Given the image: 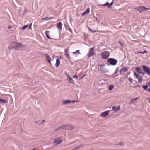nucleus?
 I'll use <instances>...</instances> for the list:
<instances>
[{
    "instance_id": "obj_1",
    "label": "nucleus",
    "mask_w": 150,
    "mask_h": 150,
    "mask_svg": "<svg viewBox=\"0 0 150 150\" xmlns=\"http://www.w3.org/2000/svg\"><path fill=\"white\" fill-rule=\"evenodd\" d=\"M74 128V127L73 125H67L62 126L58 127L56 129V131H61L63 129L67 130H70Z\"/></svg>"
},
{
    "instance_id": "obj_2",
    "label": "nucleus",
    "mask_w": 150,
    "mask_h": 150,
    "mask_svg": "<svg viewBox=\"0 0 150 150\" xmlns=\"http://www.w3.org/2000/svg\"><path fill=\"white\" fill-rule=\"evenodd\" d=\"M107 62L111 65H114L116 64L117 62L116 59L110 58L108 59Z\"/></svg>"
},
{
    "instance_id": "obj_3",
    "label": "nucleus",
    "mask_w": 150,
    "mask_h": 150,
    "mask_svg": "<svg viewBox=\"0 0 150 150\" xmlns=\"http://www.w3.org/2000/svg\"><path fill=\"white\" fill-rule=\"evenodd\" d=\"M110 53L108 51H105L101 53V56L103 59H106L109 57Z\"/></svg>"
},
{
    "instance_id": "obj_4",
    "label": "nucleus",
    "mask_w": 150,
    "mask_h": 150,
    "mask_svg": "<svg viewBox=\"0 0 150 150\" xmlns=\"http://www.w3.org/2000/svg\"><path fill=\"white\" fill-rule=\"evenodd\" d=\"M134 9L137 10L140 13L143 12L145 10H150L149 8H146L144 6H140Z\"/></svg>"
},
{
    "instance_id": "obj_5",
    "label": "nucleus",
    "mask_w": 150,
    "mask_h": 150,
    "mask_svg": "<svg viewBox=\"0 0 150 150\" xmlns=\"http://www.w3.org/2000/svg\"><path fill=\"white\" fill-rule=\"evenodd\" d=\"M94 49V47H93L89 49V53L87 55L88 57H91L93 55H95V53L93 51Z\"/></svg>"
},
{
    "instance_id": "obj_6",
    "label": "nucleus",
    "mask_w": 150,
    "mask_h": 150,
    "mask_svg": "<svg viewBox=\"0 0 150 150\" xmlns=\"http://www.w3.org/2000/svg\"><path fill=\"white\" fill-rule=\"evenodd\" d=\"M142 67L146 72L148 75H150V69L147 66L144 65L142 66Z\"/></svg>"
},
{
    "instance_id": "obj_7",
    "label": "nucleus",
    "mask_w": 150,
    "mask_h": 150,
    "mask_svg": "<svg viewBox=\"0 0 150 150\" xmlns=\"http://www.w3.org/2000/svg\"><path fill=\"white\" fill-rule=\"evenodd\" d=\"M135 70L139 74H144V73L142 72L143 71L142 69L139 67H136L135 68Z\"/></svg>"
},
{
    "instance_id": "obj_8",
    "label": "nucleus",
    "mask_w": 150,
    "mask_h": 150,
    "mask_svg": "<svg viewBox=\"0 0 150 150\" xmlns=\"http://www.w3.org/2000/svg\"><path fill=\"white\" fill-rule=\"evenodd\" d=\"M65 53L64 55L69 60L70 59V57L69 56V55L68 54V52L69 50L68 49H65Z\"/></svg>"
},
{
    "instance_id": "obj_9",
    "label": "nucleus",
    "mask_w": 150,
    "mask_h": 150,
    "mask_svg": "<svg viewBox=\"0 0 150 150\" xmlns=\"http://www.w3.org/2000/svg\"><path fill=\"white\" fill-rule=\"evenodd\" d=\"M109 110L107 111L103 112L101 113L100 116L102 117H105L109 115Z\"/></svg>"
},
{
    "instance_id": "obj_10",
    "label": "nucleus",
    "mask_w": 150,
    "mask_h": 150,
    "mask_svg": "<svg viewBox=\"0 0 150 150\" xmlns=\"http://www.w3.org/2000/svg\"><path fill=\"white\" fill-rule=\"evenodd\" d=\"M67 80L68 81L69 83L74 84V80L72 79V78L69 75H67Z\"/></svg>"
},
{
    "instance_id": "obj_11",
    "label": "nucleus",
    "mask_w": 150,
    "mask_h": 150,
    "mask_svg": "<svg viewBox=\"0 0 150 150\" xmlns=\"http://www.w3.org/2000/svg\"><path fill=\"white\" fill-rule=\"evenodd\" d=\"M120 108V106L116 107V106H114L112 107V109L115 111H117L119 110Z\"/></svg>"
},
{
    "instance_id": "obj_12",
    "label": "nucleus",
    "mask_w": 150,
    "mask_h": 150,
    "mask_svg": "<svg viewBox=\"0 0 150 150\" xmlns=\"http://www.w3.org/2000/svg\"><path fill=\"white\" fill-rule=\"evenodd\" d=\"M62 24L61 22H59L57 25V27L58 29L61 30L62 29Z\"/></svg>"
},
{
    "instance_id": "obj_13",
    "label": "nucleus",
    "mask_w": 150,
    "mask_h": 150,
    "mask_svg": "<svg viewBox=\"0 0 150 150\" xmlns=\"http://www.w3.org/2000/svg\"><path fill=\"white\" fill-rule=\"evenodd\" d=\"M45 56L47 60V61L50 63H51L50 61L51 60V59L50 57L49 56V55L47 54H45Z\"/></svg>"
},
{
    "instance_id": "obj_14",
    "label": "nucleus",
    "mask_w": 150,
    "mask_h": 150,
    "mask_svg": "<svg viewBox=\"0 0 150 150\" xmlns=\"http://www.w3.org/2000/svg\"><path fill=\"white\" fill-rule=\"evenodd\" d=\"M90 10L89 8H88L87 10L85 12L83 13H82V16H84L86 14H88L89 13Z\"/></svg>"
},
{
    "instance_id": "obj_15",
    "label": "nucleus",
    "mask_w": 150,
    "mask_h": 150,
    "mask_svg": "<svg viewBox=\"0 0 150 150\" xmlns=\"http://www.w3.org/2000/svg\"><path fill=\"white\" fill-rule=\"evenodd\" d=\"M100 68L102 71H103L104 72L105 71L106 69H105V68L104 67V65H100Z\"/></svg>"
},
{
    "instance_id": "obj_16",
    "label": "nucleus",
    "mask_w": 150,
    "mask_h": 150,
    "mask_svg": "<svg viewBox=\"0 0 150 150\" xmlns=\"http://www.w3.org/2000/svg\"><path fill=\"white\" fill-rule=\"evenodd\" d=\"M45 122V120H42L41 121H36L35 122L38 125H40L43 123Z\"/></svg>"
},
{
    "instance_id": "obj_17",
    "label": "nucleus",
    "mask_w": 150,
    "mask_h": 150,
    "mask_svg": "<svg viewBox=\"0 0 150 150\" xmlns=\"http://www.w3.org/2000/svg\"><path fill=\"white\" fill-rule=\"evenodd\" d=\"M60 64V61L59 59H57L56 60L55 65L56 67H58Z\"/></svg>"
},
{
    "instance_id": "obj_18",
    "label": "nucleus",
    "mask_w": 150,
    "mask_h": 150,
    "mask_svg": "<svg viewBox=\"0 0 150 150\" xmlns=\"http://www.w3.org/2000/svg\"><path fill=\"white\" fill-rule=\"evenodd\" d=\"M50 33L49 31H46L45 32V33L47 37L49 39H51V38H50L49 36V34Z\"/></svg>"
},
{
    "instance_id": "obj_19",
    "label": "nucleus",
    "mask_w": 150,
    "mask_h": 150,
    "mask_svg": "<svg viewBox=\"0 0 150 150\" xmlns=\"http://www.w3.org/2000/svg\"><path fill=\"white\" fill-rule=\"evenodd\" d=\"M0 102L4 104L7 103V101L4 99L0 98Z\"/></svg>"
},
{
    "instance_id": "obj_20",
    "label": "nucleus",
    "mask_w": 150,
    "mask_h": 150,
    "mask_svg": "<svg viewBox=\"0 0 150 150\" xmlns=\"http://www.w3.org/2000/svg\"><path fill=\"white\" fill-rule=\"evenodd\" d=\"M53 18V17H46V18H42V20L46 21V20H50V19H52Z\"/></svg>"
},
{
    "instance_id": "obj_21",
    "label": "nucleus",
    "mask_w": 150,
    "mask_h": 150,
    "mask_svg": "<svg viewBox=\"0 0 150 150\" xmlns=\"http://www.w3.org/2000/svg\"><path fill=\"white\" fill-rule=\"evenodd\" d=\"M71 102L69 100H66L64 101L63 102V104H67V103H71Z\"/></svg>"
},
{
    "instance_id": "obj_22",
    "label": "nucleus",
    "mask_w": 150,
    "mask_h": 150,
    "mask_svg": "<svg viewBox=\"0 0 150 150\" xmlns=\"http://www.w3.org/2000/svg\"><path fill=\"white\" fill-rule=\"evenodd\" d=\"M103 6H107L108 8H110V7H111L110 5V4L108 2L106 3L105 4H103Z\"/></svg>"
},
{
    "instance_id": "obj_23",
    "label": "nucleus",
    "mask_w": 150,
    "mask_h": 150,
    "mask_svg": "<svg viewBox=\"0 0 150 150\" xmlns=\"http://www.w3.org/2000/svg\"><path fill=\"white\" fill-rule=\"evenodd\" d=\"M73 54H75L76 55V54H80V53L79 52V50H77L75 52H73Z\"/></svg>"
},
{
    "instance_id": "obj_24",
    "label": "nucleus",
    "mask_w": 150,
    "mask_h": 150,
    "mask_svg": "<svg viewBox=\"0 0 150 150\" xmlns=\"http://www.w3.org/2000/svg\"><path fill=\"white\" fill-rule=\"evenodd\" d=\"M114 87V86L113 85H110L109 86V87L108 89L109 90H111Z\"/></svg>"
},
{
    "instance_id": "obj_25",
    "label": "nucleus",
    "mask_w": 150,
    "mask_h": 150,
    "mask_svg": "<svg viewBox=\"0 0 150 150\" xmlns=\"http://www.w3.org/2000/svg\"><path fill=\"white\" fill-rule=\"evenodd\" d=\"M134 74L137 78H139L140 76L139 74L136 72L134 73Z\"/></svg>"
},
{
    "instance_id": "obj_26",
    "label": "nucleus",
    "mask_w": 150,
    "mask_h": 150,
    "mask_svg": "<svg viewBox=\"0 0 150 150\" xmlns=\"http://www.w3.org/2000/svg\"><path fill=\"white\" fill-rule=\"evenodd\" d=\"M28 26V25H25L23 26V27H22L21 28V29L22 30H23L24 29L27 28V27Z\"/></svg>"
},
{
    "instance_id": "obj_27",
    "label": "nucleus",
    "mask_w": 150,
    "mask_h": 150,
    "mask_svg": "<svg viewBox=\"0 0 150 150\" xmlns=\"http://www.w3.org/2000/svg\"><path fill=\"white\" fill-rule=\"evenodd\" d=\"M148 87V86L147 85L143 86V88L144 89H147V88Z\"/></svg>"
},
{
    "instance_id": "obj_28",
    "label": "nucleus",
    "mask_w": 150,
    "mask_h": 150,
    "mask_svg": "<svg viewBox=\"0 0 150 150\" xmlns=\"http://www.w3.org/2000/svg\"><path fill=\"white\" fill-rule=\"evenodd\" d=\"M138 98H135V99H134V98L132 99H131V101L130 102V103H132V102L135 100H137Z\"/></svg>"
},
{
    "instance_id": "obj_29",
    "label": "nucleus",
    "mask_w": 150,
    "mask_h": 150,
    "mask_svg": "<svg viewBox=\"0 0 150 150\" xmlns=\"http://www.w3.org/2000/svg\"><path fill=\"white\" fill-rule=\"evenodd\" d=\"M138 81L139 82H140L142 81V78L140 76L139 78H138Z\"/></svg>"
},
{
    "instance_id": "obj_30",
    "label": "nucleus",
    "mask_w": 150,
    "mask_h": 150,
    "mask_svg": "<svg viewBox=\"0 0 150 150\" xmlns=\"http://www.w3.org/2000/svg\"><path fill=\"white\" fill-rule=\"evenodd\" d=\"M129 81L131 83L132 82V80H133V79H132V78H129Z\"/></svg>"
},
{
    "instance_id": "obj_31",
    "label": "nucleus",
    "mask_w": 150,
    "mask_h": 150,
    "mask_svg": "<svg viewBox=\"0 0 150 150\" xmlns=\"http://www.w3.org/2000/svg\"><path fill=\"white\" fill-rule=\"evenodd\" d=\"M59 139H57L54 140V143H57L58 141H59Z\"/></svg>"
},
{
    "instance_id": "obj_32",
    "label": "nucleus",
    "mask_w": 150,
    "mask_h": 150,
    "mask_svg": "<svg viewBox=\"0 0 150 150\" xmlns=\"http://www.w3.org/2000/svg\"><path fill=\"white\" fill-rule=\"evenodd\" d=\"M73 77L74 78H76V79H78V77L76 75H74L73 76Z\"/></svg>"
},
{
    "instance_id": "obj_33",
    "label": "nucleus",
    "mask_w": 150,
    "mask_h": 150,
    "mask_svg": "<svg viewBox=\"0 0 150 150\" xmlns=\"http://www.w3.org/2000/svg\"><path fill=\"white\" fill-rule=\"evenodd\" d=\"M137 53H140L142 54H144L143 52H138Z\"/></svg>"
},
{
    "instance_id": "obj_34",
    "label": "nucleus",
    "mask_w": 150,
    "mask_h": 150,
    "mask_svg": "<svg viewBox=\"0 0 150 150\" xmlns=\"http://www.w3.org/2000/svg\"><path fill=\"white\" fill-rule=\"evenodd\" d=\"M78 101H74V100H73L72 102H71V103H75L76 102H77Z\"/></svg>"
},
{
    "instance_id": "obj_35",
    "label": "nucleus",
    "mask_w": 150,
    "mask_h": 150,
    "mask_svg": "<svg viewBox=\"0 0 150 150\" xmlns=\"http://www.w3.org/2000/svg\"><path fill=\"white\" fill-rule=\"evenodd\" d=\"M62 140H60L56 144H58L59 143L61 142H62Z\"/></svg>"
},
{
    "instance_id": "obj_36",
    "label": "nucleus",
    "mask_w": 150,
    "mask_h": 150,
    "mask_svg": "<svg viewBox=\"0 0 150 150\" xmlns=\"http://www.w3.org/2000/svg\"><path fill=\"white\" fill-rule=\"evenodd\" d=\"M113 3L112 2L110 4V6H111L113 4Z\"/></svg>"
},
{
    "instance_id": "obj_37",
    "label": "nucleus",
    "mask_w": 150,
    "mask_h": 150,
    "mask_svg": "<svg viewBox=\"0 0 150 150\" xmlns=\"http://www.w3.org/2000/svg\"><path fill=\"white\" fill-rule=\"evenodd\" d=\"M143 52L144 54L145 53H147V52H146V50H145L144 52Z\"/></svg>"
},
{
    "instance_id": "obj_38",
    "label": "nucleus",
    "mask_w": 150,
    "mask_h": 150,
    "mask_svg": "<svg viewBox=\"0 0 150 150\" xmlns=\"http://www.w3.org/2000/svg\"><path fill=\"white\" fill-rule=\"evenodd\" d=\"M147 84L149 85V86L150 87V82H148Z\"/></svg>"
},
{
    "instance_id": "obj_39",
    "label": "nucleus",
    "mask_w": 150,
    "mask_h": 150,
    "mask_svg": "<svg viewBox=\"0 0 150 150\" xmlns=\"http://www.w3.org/2000/svg\"><path fill=\"white\" fill-rule=\"evenodd\" d=\"M31 24L29 25V28H31Z\"/></svg>"
},
{
    "instance_id": "obj_40",
    "label": "nucleus",
    "mask_w": 150,
    "mask_h": 150,
    "mask_svg": "<svg viewBox=\"0 0 150 150\" xmlns=\"http://www.w3.org/2000/svg\"><path fill=\"white\" fill-rule=\"evenodd\" d=\"M11 26H9L8 27V29H11Z\"/></svg>"
},
{
    "instance_id": "obj_41",
    "label": "nucleus",
    "mask_w": 150,
    "mask_h": 150,
    "mask_svg": "<svg viewBox=\"0 0 150 150\" xmlns=\"http://www.w3.org/2000/svg\"><path fill=\"white\" fill-rule=\"evenodd\" d=\"M14 43H15V42H12V44H11L12 45H13V44H14Z\"/></svg>"
},
{
    "instance_id": "obj_42",
    "label": "nucleus",
    "mask_w": 150,
    "mask_h": 150,
    "mask_svg": "<svg viewBox=\"0 0 150 150\" xmlns=\"http://www.w3.org/2000/svg\"><path fill=\"white\" fill-rule=\"evenodd\" d=\"M148 91L149 92H150V88H149L148 89Z\"/></svg>"
},
{
    "instance_id": "obj_43",
    "label": "nucleus",
    "mask_w": 150,
    "mask_h": 150,
    "mask_svg": "<svg viewBox=\"0 0 150 150\" xmlns=\"http://www.w3.org/2000/svg\"><path fill=\"white\" fill-rule=\"evenodd\" d=\"M17 45H16V46H13V47H17Z\"/></svg>"
},
{
    "instance_id": "obj_44",
    "label": "nucleus",
    "mask_w": 150,
    "mask_h": 150,
    "mask_svg": "<svg viewBox=\"0 0 150 150\" xmlns=\"http://www.w3.org/2000/svg\"><path fill=\"white\" fill-rule=\"evenodd\" d=\"M90 30L91 31H92L91 30V29H90Z\"/></svg>"
},
{
    "instance_id": "obj_45",
    "label": "nucleus",
    "mask_w": 150,
    "mask_h": 150,
    "mask_svg": "<svg viewBox=\"0 0 150 150\" xmlns=\"http://www.w3.org/2000/svg\"><path fill=\"white\" fill-rule=\"evenodd\" d=\"M21 43H20V44L19 45V46L20 45H21Z\"/></svg>"
},
{
    "instance_id": "obj_46",
    "label": "nucleus",
    "mask_w": 150,
    "mask_h": 150,
    "mask_svg": "<svg viewBox=\"0 0 150 150\" xmlns=\"http://www.w3.org/2000/svg\"><path fill=\"white\" fill-rule=\"evenodd\" d=\"M149 103H150V100H149Z\"/></svg>"
}]
</instances>
